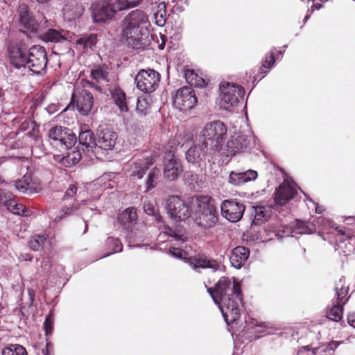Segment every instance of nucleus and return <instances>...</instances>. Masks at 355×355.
I'll use <instances>...</instances> for the list:
<instances>
[{
	"instance_id": "de8ad7c7",
	"label": "nucleus",
	"mask_w": 355,
	"mask_h": 355,
	"mask_svg": "<svg viewBox=\"0 0 355 355\" xmlns=\"http://www.w3.org/2000/svg\"><path fill=\"white\" fill-rule=\"evenodd\" d=\"M159 174V170L156 167L153 168L148 176L146 181V191L152 189L155 187V180H157Z\"/></svg>"
},
{
	"instance_id": "393cba45",
	"label": "nucleus",
	"mask_w": 355,
	"mask_h": 355,
	"mask_svg": "<svg viewBox=\"0 0 355 355\" xmlns=\"http://www.w3.org/2000/svg\"><path fill=\"white\" fill-rule=\"evenodd\" d=\"M182 168L180 162L176 159L173 154L169 153L164 164V175L167 180H175L182 173Z\"/></svg>"
},
{
	"instance_id": "473e14b6",
	"label": "nucleus",
	"mask_w": 355,
	"mask_h": 355,
	"mask_svg": "<svg viewBox=\"0 0 355 355\" xmlns=\"http://www.w3.org/2000/svg\"><path fill=\"white\" fill-rule=\"evenodd\" d=\"M315 226H321L322 231H329L330 229H335L340 235H346L347 238H350L349 234H346L345 231L339 227L336 226L334 223L327 218L319 217L315 220Z\"/></svg>"
},
{
	"instance_id": "e433bc0d",
	"label": "nucleus",
	"mask_w": 355,
	"mask_h": 355,
	"mask_svg": "<svg viewBox=\"0 0 355 355\" xmlns=\"http://www.w3.org/2000/svg\"><path fill=\"white\" fill-rule=\"evenodd\" d=\"M185 178L188 185L194 191H198L204 186L202 178L196 173H188Z\"/></svg>"
},
{
	"instance_id": "49530a36",
	"label": "nucleus",
	"mask_w": 355,
	"mask_h": 355,
	"mask_svg": "<svg viewBox=\"0 0 355 355\" xmlns=\"http://www.w3.org/2000/svg\"><path fill=\"white\" fill-rule=\"evenodd\" d=\"M144 210L145 213L149 216L155 217V220L159 223L162 220V217L159 216L157 207L150 202H145L144 203Z\"/></svg>"
},
{
	"instance_id": "a19ab883",
	"label": "nucleus",
	"mask_w": 355,
	"mask_h": 355,
	"mask_svg": "<svg viewBox=\"0 0 355 355\" xmlns=\"http://www.w3.org/2000/svg\"><path fill=\"white\" fill-rule=\"evenodd\" d=\"M150 109V103H149V98L139 97L136 107L137 114L141 116H146L149 113Z\"/></svg>"
},
{
	"instance_id": "c9c22d12",
	"label": "nucleus",
	"mask_w": 355,
	"mask_h": 355,
	"mask_svg": "<svg viewBox=\"0 0 355 355\" xmlns=\"http://www.w3.org/2000/svg\"><path fill=\"white\" fill-rule=\"evenodd\" d=\"M159 229L160 230V235L159 237L163 236L164 235L171 236L172 238H174L175 240L178 241H180L182 243L185 242L187 241V236H185L184 234H180L175 232L173 230H172L170 227L167 225H162L159 226Z\"/></svg>"
},
{
	"instance_id": "ddd939ff",
	"label": "nucleus",
	"mask_w": 355,
	"mask_h": 355,
	"mask_svg": "<svg viewBox=\"0 0 355 355\" xmlns=\"http://www.w3.org/2000/svg\"><path fill=\"white\" fill-rule=\"evenodd\" d=\"M196 103L197 98L191 87H183L178 89L173 97L174 105L180 110H191Z\"/></svg>"
},
{
	"instance_id": "a878e982",
	"label": "nucleus",
	"mask_w": 355,
	"mask_h": 355,
	"mask_svg": "<svg viewBox=\"0 0 355 355\" xmlns=\"http://www.w3.org/2000/svg\"><path fill=\"white\" fill-rule=\"evenodd\" d=\"M15 186L18 191L26 194L35 193L41 191L40 183L33 180L30 175H25L21 179L17 180Z\"/></svg>"
},
{
	"instance_id": "f8f14e48",
	"label": "nucleus",
	"mask_w": 355,
	"mask_h": 355,
	"mask_svg": "<svg viewBox=\"0 0 355 355\" xmlns=\"http://www.w3.org/2000/svg\"><path fill=\"white\" fill-rule=\"evenodd\" d=\"M160 75L153 69H141L135 78L137 87L144 93H151L158 87Z\"/></svg>"
},
{
	"instance_id": "72a5a7b5",
	"label": "nucleus",
	"mask_w": 355,
	"mask_h": 355,
	"mask_svg": "<svg viewBox=\"0 0 355 355\" xmlns=\"http://www.w3.org/2000/svg\"><path fill=\"white\" fill-rule=\"evenodd\" d=\"M64 17L68 20H75L78 18L83 12V9L81 6L77 5V3H73L70 6H66L62 9Z\"/></svg>"
},
{
	"instance_id": "0e129e2a",
	"label": "nucleus",
	"mask_w": 355,
	"mask_h": 355,
	"mask_svg": "<svg viewBox=\"0 0 355 355\" xmlns=\"http://www.w3.org/2000/svg\"><path fill=\"white\" fill-rule=\"evenodd\" d=\"M315 211L318 214H321L323 211V209L322 207L316 205L315 206Z\"/></svg>"
},
{
	"instance_id": "5fc2aeb1",
	"label": "nucleus",
	"mask_w": 355,
	"mask_h": 355,
	"mask_svg": "<svg viewBox=\"0 0 355 355\" xmlns=\"http://www.w3.org/2000/svg\"><path fill=\"white\" fill-rule=\"evenodd\" d=\"M44 328L45 329L46 335H51L53 331V318L49 315L44 322Z\"/></svg>"
},
{
	"instance_id": "680f3d73",
	"label": "nucleus",
	"mask_w": 355,
	"mask_h": 355,
	"mask_svg": "<svg viewBox=\"0 0 355 355\" xmlns=\"http://www.w3.org/2000/svg\"><path fill=\"white\" fill-rule=\"evenodd\" d=\"M313 9H315V10H319L322 8V4L320 3H314L312 6Z\"/></svg>"
},
{
	"instance_id": "13d9d810",
	"label": "nucleus",
	"mask_w": 355,
	"mask_h": 355,
	"mask_svg": "<svg viewBox=\"0 0 355 355\" xmlns=\"http://www.w3.org/2000/svg\"><path fill=\"white\" fill-rule=\"evenodd\" d=\"M9 199V196H7V193L3 190H0V204L5 203L6 205L8 200Z\"/></svg>"
},
{
	"instance_id": "69168bd1",
	"label": "nucleus",
	"mask_w": 355,
	"mask_h": 355,
	"mask_svg": "<svg viewBox=\"0 0 355 355\" xmlns=\"http://www.w3.org/2000/svg\"><path fill=\"white\" fill-rule=\"evenodd\" d=\"M327 347L329 348V352H322L320 354H318V355H331V349L329 347Z\"/></svg>"
},
{
	"instance_id": "4c0bfd02",
	"label": "nucleus",
	"mask_w": 355,
	"mask_h": 355,
	"mask_svg": "<svg viewBox=\"0 0 355 355\" xmlns=\"http://www.w3.org/2000/svg\"><path fill=\"white\" fill-rule=\"evenodd\" d=\"M115 104L118 106L121 112H126L128 110L125 94L121 89H116L112 94Z\"/></svg>"
},
{
	"instance_id": "2f4dec72",
	"label": "nucleus",
	"mask_w": 355,
	"mask_h": 355,
	"mask_svg": "<svg viewBox=\"0 0 355 355\" xmlns=\"http://www.w3.org/2000/svg\"><path fill=\"white\" fill-rule=\"evenodd\" d=\"M69 33L62 30L61 31L55 29H49L43 35V40L46 42H60L68 39Z\"/></svg>"
},
{
	"instance_id": "bb28decb",
	"label": "nucleus",
	"mask_w": 355,
	"mask_h": 355,
	"mask_svg": "<svg viewBox=\"0 0 355 355\" xmlns=\"http://www.w3.org/2000/svg\"><path fill=\"white\" fill-rule=\"evenodd\" d=\"M257 175V172L254 170H248L245 172L232 171L229 175L228 182L234 186H241L248 182L254 180Z\"/></svg>"
},
{
	"instance_id": "9d476101",
	"label": "nucleus",
	"mask_w": 355,
	"mask_h": 355,
	"mask_svg": "<svg viewBox=\"0 0 355 355\" xmlns=\"http://www.w3.org/2000/svg\"><path fill=\"white\" fill-rule=\"evenodd\" d=\"M255 145V137L250 132L232 136L226 144L227 156L250 150Z\"/></svg>"
},
{
	"instance_id": "8fccbe9b",
	"label": "nucleus",
	"mask_w": 355,
	"mask_h": 355,
	"mask_svg": "<svg viewBox=\"0 0 355 355\" xmlns=\"http://www.w3.org/2000/svg\"><path fill=\"white\" fill-rule=\"evenodd\" d=\"M254 212V219L257 221H261L268 216V211L263 206L255 207Z\"/></svg>"
},
{
	"instance_id": "58836bf2",
	"label": "nucleus",
	"mask_w": 355,
	"mask_h": 355,
	"mask_svg": "<svg viewBox=\"0 0 355 355\" xmlns=\"http://www.w3.org/2000/svg\"><path fill=\"white\" fill-rule=\"evenodd\" d=\"M2 355H27V352L22 345L9 344L2 349Z\"/></svg>"
},
{
	"instance_id": "dca6fc26",
	"label": "nucleus",
	"mask_w": 355,
	"mask_h": 355,
	"mask_svg": "<svg viewBox=\"0 0 355 355\" xmlns=\"http://www.w3.org/2000/svg\"><path fill=\"white\" fill-rule=\"evenodd\" d=\"M72 101L76 103L78 112L83 115H88L93 107L94 98L92 94L86 89L79 92L76 91L72 95Z\"/></svg>"
},
{
	"instance_id": "c756f323",
	"label": "nucleus",
	"mask_w": 355,
	"mask_h": 355,
	"mask_svg": "<svg viewBox=\"0 0 355 355\" xmlns=\"http://www.w3.org/2000/svg\"><path fill=\"white\" fill-rule=\"evenodd\" d=\"M108 74V67L105 66L97 67L91 70V78L97 83L101 85L99 86H97L96 89L103 90L102 87H104L105 85H107V83L109 81Z\"/></svg>"
},
{
	"instance_id": "20e7f679",
	"label": "nucleus",
	"mask_w": 355,
	"mask_h": 355,
	"mask_svg": "<svg viewBox=\"0 0 355 355\" xmlns=\"http://www.w3.org/2000/svg\"><path fill=\"white\" fill-rule=\"evenodd\" d=\"M137 214L134 207H129L123 211L117 217V223L124 230L130 232L128 236L129 246H141L140 242L145 238L146 225L138 223Z\"/></svg>"
},
{
	"instance_id": "aec40b11",
	"label": "nucleus",
	"mask_w": 355,
	"mask_h": 355,
	"mask_svg": "<svg viewBox=\"0 0 355 355\" xmlns=\"http://www.w3.org/2000/svg\"><path fill=\"white\" fill-rule=\"evenodd\" d=\"M118 135L109 128H103L97 135L96 147L104 150H112L116 142Z\"/></svg>"
},
{
	"instance_id": "f03ea898",
	"label": "nucleus",
	"mask_w": 355,
	"mask_h": 355,
	"mask_svg": "<svg viewBox=\"0 0 355 355\" xmlns=\"http://www.w3.org/2000/svg\"><path fill=\"white\" fill-rule=\"evenodd\" d=\"M150 26L148 16L139 9L128 13L121 24L123 37L135 49L144 47L145 44L143 40L148 35Z\"/></svg>"
},
{
	"instance_id": "37998d69",
	"label": "nucleus",
	"mask_w": 355,
	"mask_h": 355,
	"mask_svg": "<svg viewBox=\"0 0 355 355\" xmlns=\"http://www.w3.org/2000/svg\"><path fill=\"white\" fill-rule=\"evenodd\" d=\"M106 245L107 246L108 250H110V252L107 254V256L114 253L120 252L122 251L123 249L122 243L119 239L108 237L106 240ZM105 257H106V255Z\"/></svg>"
},
{
	"instance_id": "3c124183",
	"label": "nucleus",
	"mask_w": 355,
	"mask_h": 355,
	"mask_svg": "<svg viewBox=\"0 0 355 355\" xmlns=\"http://www.w3.org/2000/svg\"><path fill=\"white\" fill-rule=\"evenodd\" d=\"M96 36H91L89 38H80L77 44L83 45L85 48H92L95 44Z\"/></svg>"
},
{
	"instance_id": "6ab92c4d",
	"label": "nucleus",
	"mask_w": 355,
	"mask_h": 355,
	"mask_svg": "<svg viewBox=\"0 0 355 355\" xmlns=\"http://www.w3.org/2000/svg\"><path fill=\"white\" fill-rule=\"evenodd\" d=\"M93 210L94 209L90 205H87L86 201H83L81 204L76 202L73 205H65L59 211L58 214L55 218L54 221L56 223L59 222L66 216H70L76 211H78L84 217L92 212Z\"/></svg>"
},
{
	"instance_id": "603ef678",
	"label": "nucleus",
	"mask_w": 355,
	"mask_h": 355,
	"mask_svg": "<svg viewBox=\"0 0 355 355\" xmlns=\"http://www.w3.org/2000/svg\"><path fill=\"white\" fill-rule=\"evenodd\" d=\"M82 157V155L79 151L72 150L68 153L67 157H63V159H69L71 161V164L78 163Z\"/></svg>"
},
{
	"instance_id": "c85d7f7f",
	"label": "nucleus",
	"mask_w": 355,
	"mask_h": 355,
	"mask_svg": "<svg viewBox=\"0 0 355 355\" xmlns=\"http://www.w3.org/2000/svg\"><path fill=\"white\" fill-rule=\"evenodd\" d=\"M250 251L248 248L243 246H238L232 250L230 257V261L235 268H241L249 257Z\"/></svg>"
},
{
	"instance_id": "6e6d98bb",
	"label": "nucleus",
	"mask_w": 355,
	"mask_h": 355,
	"mask_svg": "<svg viewBox=\"0 0 355 355\" xmlns=\"http://www.w3.org/2000/svg\"><path fill=\"white\" fill-rule=\"evenodd\" d=\"M77 191L76 187L75 185H70L68 189L66 191L63 200H66L68 198H72Z\"/></svg>"
},
{
	"instance_id": "a18cd8bd",
	"label": "nucleus",
	"mask_w": 355,
	"mask_h": 355,
	"mask_svg": "<svg viewBox=\"0 0 355 355\" xmlns=\"http://www.w3.org/2000/svg\"><path fill=\"white\" fill-rule=\"evenodd\" d=\"M184 76L187 83L191 85L203 86L205 85V80L201 78H198L193 70H186Z\"/></svg>"
},
{
	"instance_id": "864d4df0",
	"label": "nucleus",
	"mask_w": 355,
	"mask_h": 355,
	"mask_svg": "<svg viewBox=\"0 0 355 355\" xmlns=\"http://www.w3.org/2000/svg\"><path fill=\"white\" fill-rule=\"evenodd\" d=\"M274 63L275 59L273 53H271V54L269 56L266 57L265 60L262 64V67L260 68L261 72L266 73V71H263V68L270 69L273 65Z\"/></svg>"
},
{
	"instance_id": "cd10ccee",
	"label": "nucleus",
	"mask_w": 355,
	"mask_h": 355,
	"mask_svg": "<svg viewBox=\"0 0 355 355\" xmlns=\"http://www.w3.org/2000/svg\"><path fill=\"white\" fill-rule=\"evenodd\" d=\"M189 262L190 266L195 270L201 268H210L213 271H216L219 267V264L216 261L210 259L203 254H198L197 256L190 257Z\"/></svg>"
},
{
	"instance_id": "f3484780",
	"label": "nucleus",
	"mask_w": 355,
	"mask_h": 355,
	"mask_svg": "<svg viewBox=\"0 0 355 355\" xmlns=\"http://www.w3.org/2000/svg\"><path fill=\"white\" fill-rule=\"evenodd\" d=\"M20 22L26 28L25 33H27L28 37H32L33 35L38 34L42 31V28L47 22V20L45 17H43L42 20L38 23L28 12L21 11Z\"/></svg>"
},
{
	"instance_id": "09e8293b",
	"label": "nucleus",
	"mask_w": 355,
	"mask_h": 355,
	"mask_svg": "<svg viewBox=\"0 0 355 355\" xmlns=\"http://www.w3.org/2000/svg\"><path fill=\"white\" fill-rule=\"evenodd\" d=\"M51 268V261L49 258L44 259L41 262V266L37 270V274L40 277H46Z\"/></svg>"
},
{
	"instance_id": "bf43d9fd",
	"label": "nucleus",
	"mask_w": 355,
	"mask_h": 355,
	"mask_svg": "<svg viewBox=\"0 0 355 355\" xmlns=\"http://www.w3.org/2000/svg\"><path fill=\"white\" fill-rule=\"evenodd\" d=\"M347 320L349 324L355 328V312L348 315Z\"/></svg>"
},
{
	"instance_id": "f257e3e1",
	"label": "nucleus",
	"mask_w": 355,
	"mask_h": 355,
	"mask_svg": "<svg viewBox=\"0 0 355 355\" xmlns=\"http://www.w3.org/2000/svg\"><path fill=\"white\" fill-rule=\"evenodd\" d=\"M214 302L218 305L227 324L233 323L240 317V305L242 294L240 284L233 278V282L227 277H222L215 288H207Z\"/></svg>"
},
{
	"instance_id": "f704fd0d",
	"label": "nucleus",
	"mask_w": 355,
	"mask_h": 355,
	"mask_svg": "<svg viewBox=\"0 0 355 355\" xmlns=\"http://www.w3.org/2000/svg\"><path fill=\"white\" fill-rule=\"evenodd\" d=\"M6 206L8 209L13 213L22 216H28L31 214V211L28 210L23 204L17 203L15 200L9 198Z\"/></svg>"
},
{
	"instance_id": "412c9836",
	"label": "nucleus",
	"mask_w": 355,
	"mask_h": 355,
	"mask_svg": "<svg viewBox=\"0 0 355 355\" xmlns=\"http://www.w3.org/2000/svg\"><path fill=\"white\" fill-rule=\"evenodd\" d=\"M208 142H202L191 146L186 152V159L191 164H199L205 159L209 151Z\"/></svg>"
},
{
	"instance_id": "7c9ffc66",
	"label": "nucleus",
	"mask_w": 355,
	"mask_h": 355,
	"mask_svg": "<svg viewBox=\"0 0 355 355\" xmlns=\"http://www.w3.org/2000/svg\"><path fill=\"white\" fill-rule=\"evenodd\" d=\"M27 56L19 48H13L10 52V60L12 65L17 69L24 68L26 70Z\"/></svg>"
},
{
	"instance_id": "5701e85b",
	"label": "nucleus",
	"mask_w": 355,
	"mask_h": 355,
	"mask_svg": "<svg viewBox=\"0 0 355 355\" xmlns=\"http://www.w3.org/2000/svg\"><path fill=\"white\" fill-rule=\"evenodd\" d=\"M315 231V225L311 223H306L300 220H295L291 224L290 227H284L283 230L284 236H293L295 234H312Z\"/></svg>"
},
{
	"instance_id": "0eeeda50",
	"label": "nucleus",
	"mask_w": 355,
	"mask_h": 355,
	"mask_svg": "<svg viewBox=\"0 0 355 355\" xmlns=\"http://www.w3.org/2000/svg\"><path fill=\"white\" fill-rule=\"evenodd\" d=\"M48 138L50 144L60 151L71 148L76 141V135L69 129L62 126L50 129Z\"/></svg>"
},
{
	"instance_id": "e2e57ef3",
	"label": "nucleus",
	"mask_w": 355,
	"mask_h": 355,
	"mask_svg": "<svg viewBox=\"0 0 355 355\" xmlns=\"http://www.w3.org/2000/svg\"><path fill=\"white\" fill-rule=\"evenodd\" d=\"M44 355H53V354H51V352L50 351V348H49V344L46 345V352H45Z\"/></svg>"
},
{
	"instance_id": "4d7b16f0",
	"label": "nucleus",
	"mask_w": 355,
	"mask_h": 355,
	"mask_svg": "<svg viewBox=\"0 0 355 355\" xmlns=\"http://www.w3.org/2000/svg\"><path fill=\"white\" fill-rule=\"evenodd\" d=\"M169 252L172 256H173L175 257H178V258H182V254H183V251L181 249L178 248H170Z\"/></svg>"
},
{
	"instance_id": "052dcab7",
	"label": "nucleus",
	"mask_w": 355,
	"mask_h": 355,
	"mask_svg": "<svg viewBox=\"0 0 355 355\" xmlns=\"http://www.w3.org/2000/svg\"><path fill=\"white\" fill-rule=\"evenodd\" d=\"M20 259L22 260H29L31 261L33 259L32 256L27 255L26 257H24V255H21Z\"/></svg>"
},
{
	"instance_id": "c03bdc74",
	"label": "nucleus",
	"mask_w": 355,
	"mask_h": 355,
	"mask_svg": "<svg viewBox=\"0 0 355 355\" xmlns=\"http://www.w3.org/2000/svg\"><path fill=\"white\" fill-rule=\"evenodd\" d=\"M166 5L165 3H160L157 6V10L154 13L155 23L159 26H163L166 23Z\"/></svg>"
},
{
	"instance_id": "774afa93",
	"label": "nucleus",
	"mask_w": 355,
	"mask_h": 355,
	"mask_svg": "<svg viewBox=\"0 0 355 355\" xmlns=\"http://www.w3.org/2000/svg\"><path fill=\"white\" fill-rule=\"evenodd\" d=\"M39 3H45L47 1V0H36Z\"/></svg>"
},
{
	"instance_id": "9b49d317",
	"label": "nucleus",
	"mask_w": 355,
	"mask_h": 355,
	"mask_svg": "<svg viewBox=\"0 0 355 355\" xmlns=\"http://www.w3.org/2000/svg\"><path fill=\"white\" fill-rule=\"evenodd\" d=\"M47 62V53L44 47L35 45L29 49L26 62L27 70L39 74L46 69Z\"/></svg>"
},
{
	"instance_id": "b1692460",
	"label": "nucleus",
	"mask_w": 355,
	"mask_h": 355,
	"mask_svg": "<svg viewBox=\"0 0 355 355\" xmlns=\"http://www.w3.org/2000/svg\"><path fill=\"white\" fill-rule=\"evenodd\" d=\"M296 193L295 186L288 181H284L279 186L275 193V202L279 205H284L293 199Z\"/></svg>"
},
{
	"instance_id": "ea45409f",
	"label": "nucleus",
	"mask_w": 355,
	"mask_h": 355,
	"mask_svg": "<svg viewBox=\"0 0 355 355\" xmlns=\"http://www.w3.org/2000/svg\"><path fill=\"white\" fill-rule=\"evenodd\" d=\"M28 243L31 249L37 251L44 248L48 244V241L46 235H35L31 238Z\"/></svg>"
},
{
	"instance_id": "6e6552de",
	"label": "nucleus",
	"mask_w": 355,
	"mask_h": 355,
	"mask_svg": "<svg viewBox=\"0 0 355 355\" xmlns=\"http://www.w3.org/2000/svg\"><path fill=\"white\" fill-rule=\"evenodd\" d=\"M192 202L198 207L201 214L200 218L202 220L200 223L205 226L211 227L217 220V211L214 200L205 196H198L192 198Z\"/></svg>"
},
{
	"instance_id": "423d86ee",
	"label": "nucleus",
	"mask_w": 355,
	"mask_h": 355,
	"mask_svg": "<svg viewBox=\"0 0 355 355\" xmlns=\"http://www.w3.org/2000/svg\"><path fill=\"white\" fill-rule=\"evenodd\" d=\"M220 94L218 104L226 110L236 106L244 94V89L234 83L223 82L220 85Z\"/></svg>"
},
{
	"instance_id": "1a4fd4ad",
	"label": "nucleus",
	"mask_w": 355,
	"mask_h": 355,
	"mask_svg": "<svg viewBox=\"0 0 355 355\" xmlns=\"http://www.w3.org/2000/svg\"><path fill=\"white\" fill-rule=\"evenodd\" d=\"M166 209L170 218L175 222L185 220L192 213L190 205L178 196L168 198Z\"/></svg>"
},
{
	"instance_id": "a211bd4d",
	"label": "nucleus",
	"mask_w": 355,
	"mask_h": 355,
	"mask_svg": "<svg viewBox=\"0 0 355 355\" xmlns=\"http://www.w3.org/2000/svg\"><path fill=\"white\" fill-rule=\"evenodd\" d=\"M159 156L158 153L154 152L149 155H145L143 159L136 160L131 165V175L137 176L139 179L142 178L146 171L153 164Z\"/></svg>"
},
{
	"instance_id": "4be33fe9",
	"label": "nucleus",
	"mask_w": 355,
	"mask_h": 355,
	"mask_svg": "<svg viewBox=\"0 0 355 355\" xmlns=\"http://www.w3.org/2000/svg\"><path fill=\"white\" fill-rule=\"evenodd\" d=\"M79 144L83 147V150L88 153L89 157L94 155L98 157L96 147V141L94 139V134L90 130H81L78 136Z\"/></svg>"
},
{
	"instance_id": "2eb2a0df",
	"label": "nucleus",
	"mask_w": 355,
	"mask_h": 355,
	"mask_svg": "<svg viewBox=\"0 0 355 355\" xmlns=\"http://www.w3.org/2000/svg\"><path fill=\"white\" fill-rule=\"evenodd\" d=\"M348 286L345 285V279L342 277L336 283L335 291L337 295V304L333 306L328 317L334 320L338 321L343 316V307L340 304H344L341 301L348 293Z\"/></svg>"
},
{
	"instance_id": "79ce46f5",
	"label": "nucleus",
	"mask_w": 355,
	"mask_h": 355,
	"mask_svg": "<svg viewBox=\"0 0 355 355\" xmlns=\"http://www.w3.org/2000/svg\"><path fill=\"white\" fill-rule=\"evenodd\" d=\"M329 352L327 346H321L316 348H311L309 346H304L301 347L297 355H318L322 352Z\"/></svg>"
},
{
	"instance_id": "7ed1b4c3",
	"label": "nucleus",
	"mask_w": 355,
	"mask_h": 355,
	"mask_svg": "<svg viewBox=\"0 0 355 355\" xmlns=\"http://www.w3.org/2000/svg\"><path fill=\"white\" fill-rule=\"evenodd\" d=\"M141 0L129 2L127 0H98L90 6L92 17L95 23L112 19L118 12L139 5Z\"/></svg>"
},
{
	"instance_id": "39448f33",
	"label": "nucleus",
	"mask_w": 355,
	"mask_h": 355,
	"mask_svg": "<svg viewBox=\"0 0 355 355\" xmlns=\"http://www.w3.org/2000/svg\"><path fill=\"white\" fill-rule=\"evenodd\" d=\"M227 134V128L220 121H214L205 125L200 135L209 145L210 154L220 151Z\"/></svg>"
},
{
	"instance_id": "338daca9",
	"label": "nucleus",
	"mask_w": 355,
	"mask_h": 355,
	"mask_svg": "<svg viewBox=\"0 0 355 355\" xmlns=\"http://www.w3.org/2000/svg\"><path fill=\"white\" fill-rule=\"evenodd\" d=\"M29 295L31 296V300L33 301V296H34V294L33 293V291H29Z\"/></svg>"
},
{
	"instance_id": "4468645a",
	"label": "nucleus",
	"mask_w": 355,
	"mask_h": 355,
	"mask_svg": "<svg viewBox=\"0 0 355 355\" xmlns=\"http://www.w3.org/2000/svg\"><path fill=\"white\" fill-rule=\"evenodd\" d=\"M245 209L243 204L236 200H225L220 205L222 216L232 223L238 222L241 219Z\"/></svg>"
}]
</instances>
